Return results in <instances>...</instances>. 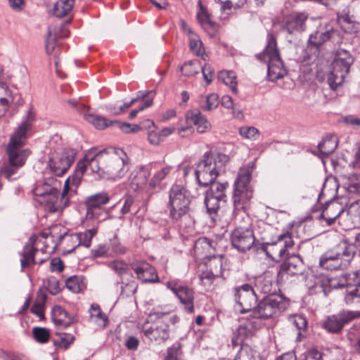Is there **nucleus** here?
<instances>
[{
    "instance_id": "obj_1",
    "label": "nucleus",
    "mask_w": 360,
    "mask_h": 360,
    "mask_svg": "<svg viewBox=\"0 0 360 360\" xmlns=\"http://www.w3.org/2000/svg\"><path fill=\"white\" fill-rule=\"evenodd\" d=\"M89 169L101 178L116 181L123 178L129 171V160L120 148L112 152L89 150L77 165L76 184L81 183Z\"/></svg>"
},
{
    "instance_id": "obj_2",
    "label": "nucleus",
    "mask_w": 360,
    "mask_h": 360,
    "mask_svg": "<svg viewBox=\"0 0 360 360\" xmlns=\"http://www.w3.org/2000/svg\"><path fill=\"white\" fill-rule=\"evenodd\" d=\"M57 182L51 178L44 182H38L33 189L35 196L40 197L38 200L49 212L61 211L70 204V199L77 192L80 184H76V170L69 176L64 185L63 191L59 197L56 188Z\"/></svg>"
},
{
    "instance_id": "obj_3",
    "label": "nucleus",
    "mask_w": 360,
    "mask_h": 360,
    "mask_svg": "<svg viewBox=\"0 0 360 360\" xmlns=\"http://www.w3.org/2000/svg\"><path fill=\"white\" fill-rule=\"evenodd\" d=\"M252 179L251 170L249 168L240 169L234 182V188L232 195L233 205V214L236 222L245 219L249 221L248 211L250 207L254 190L250 184Z\"/></svg>"
},
{
    "instance_id": "obj_4",
    "label": "nucleus",
    "mask_w": 360,
    "mask_h": 360,
    "mask_svg": "<svg viewBox=\"0 0 360 360\" xmlns=\"http://www.w3.org/2000/svg\"><path fill=\"white\" fill-rule=\"evenodd\" d=\"M257 58L267 64V77L271 82L276 81L286 74L277 46L276 37L272 33L267 35V44L264 50L256 56Z\"/></svg>"
},
{
    "instance_id": "obj_5",
    "label": "nucleus",
    "mask_w": 360,
    "mask_h": 360,
    "mask_svg": "<svg viewBox=\"0 0 360 360\" xmlns=\"http://www.w3.org/2000/svg\"><path fill=\"white\" fill-rule=\"evenodd\" d=\"M228 161L229 157L226 155L221 153L214 155L211 152L205 153L195 172L199 184L207 186L212 183Z\"/></svg>"
},
{
    "instance_id": "obj_6",
    "label": "nucleus",
    "mask_w": 360,
    "mask_h": 360,
    "mask_svg": "<svg viewBox=\"0 0 360 360\" xmlns=\"http://www.w3.org/2000/svg\"><path fill=\"white\" fill-rule=\"evenodd\" d=\"M30 128V124L28 122L21 123L11 136L6 148V153L8 160L12 163L24 165L31 154L30 149L24 148L27 139V132Z\"/></svg>"
},
{
    "instance_id": "obj_7",
    "label": "nucleus",
    "mask_w": 360,
    "mask_h": 360,
    "mask_svg": "<svg viewBox=\"0 0 360 360\" xmlns=\"http://www.w3.org/2000/svg\"><path fill=\"white\" fill-rule=\"evenodd\" d=\"M352 63L353 58L351 54L345 50H339L332 63V70H330L326 74V77H322L320 73H319L317 75L318 79L320 82L326 79L330 88L333 90H335L343 83Z\"/></svg>"
},
{
    "instance_id": "obj_8",
    "label": "nucleus",
    "mask_w": 360,
    "mask_h": 360,
    "mask_svg": "<svg viewBox=\"0 0 360 360\" xmlns=\"http://www.w3.org/2000/svg\"><path fill=\"white\" fill-rule=\"evenodd\" d=\"M353 255V246L342 240L321 257L319 264L328 271L344 269L349 265Z\"/></svg>"
},
{
    "instance_id": "obj_9",
    "label": "nucleus",
    "mask_w": 360,
    "mask_h": 360,
    "mask_svg": "<svg viewBox=\"0 0 360 360\" xmlns=\"http://www.w3.org/2000/svg\"><path fill=\"white\" fill-rule=\"evenodd\" d=\"M190 194L187 189L178 184H174L169 191L167 208L170 218L174 221H180L190 210Z\"/></svg>"
},
{
    "instance_id": "obj_10",
    "label": "nucleus",
    "mask_w": 360,
    "mask_h": 360,
    "mask_svg": "<svg viewBox=\"0 0 360 360\" xmlns=\"http://www.w3.org/2000/svg\"><path fill=\"white\" fill-rule=\"evenodd\" d=\"M288 302L283 297L271 295L262 299L252 311L255 318L268 319L276 317L285 311L288 307Z\"/></svg>"
},
{
    "instance_id": "obj_11",
    "label": "nucleus",
    "mask_w": 360,
    "mask_h": 360,
    "mask_svg": "<svg viewBox=\"0 0 360 360\" xmlns=\"http://www.w3.org/2000/svg\"><path fill=\"white\" fill-rule=\"evenodd\" d=\"M294 245L292 233L285 230L271 242L264 243L262 250L272 260L278 262L288 255L289 250L292 248Z\"/></svg>"
},
{
    "instance_id": "obj_12",
    "label": "nucleus",
    "mask_w": 360,
    "mask_h": 360,
    "mask_svg": "<svg viewBox=\"0 0 360 360\" xmlns=\"http://www.w3.org/2000/svg\"><path fill=\"white\" fill-rule=\"evenodd\" d=\"M76 152L73 149L64 148L51 154L49 161L50 170L56 176L65 174L75 161Z\"/></svg>"
},
{
    "instance_id": "obj_13",
    "label": "nucleus",
    "mask_w": 360,
    "mask_h": 360,
    "mask_svg": "<svg viewBox=\"0 0 360 360\" xmlns=\"http://www.w3.org/2000/svg\"><path fill=\"white\" fill-rule=\"evenodd\" d=\"M234 300L241 314L252 311L257 302V297L253 287L248 283L233 288Z\"/></svg>"
},
{
    "instance_id": "obj_14",
    "label": "nucleus",
    "mask_w": 360,
    "mask_h": 360,
    "mask_svg": "<svg viewBox=\"0 0 360 360\" xmlns=\"http://www.w3.org/2000/svg\"><path fill=\"white\" fill-rule=\"evenodd\" d=\"M110 199L106 192L98 193L86 198L84 202L86 208V219L101 221V217L106 214L103 206L108 203Z\"/></svg>"
},
{
    "instance_id": "obj_15",
    "label": "nucleus",
    "mask_w": 360,
    "mask_h": 360,
    "mask_svg": "<svg viewBox=\"0 0 360 360\" xmlns=\"http://www.w3.org/2000/svg\"><path fill=\"white\" fill-rule=\"evenodd\" d=\"M255 241L253 231L249 223L246 226H238L231 234L232 245L240 252L249 250Z\"/></svg>"
},
{
    "instance_id": "obj_16",
    "label": "nucleus",
    "mask_w": 360,
    "mask_h": 360,
    "mask_svg": "<svg viewBox=\"0 0 360 360\" xmlns=\"http://www.w3.org/2000/svg\"><path fill=\"white\" fill-rule=\"evenodd\" d=\"M144 335L151 342L158 344L165 342L169 337V324L165 319H155L153 323L143 326Z\"/></svg>"
},
{
    "instance_id": "obj_17",
    "label": "nucleus",
    "mask_w": 360,
    "mask_h": 360,
    "mask_svg": "<svg viewBox=\"0 0 360 360\" xmlns=\"http://www.w3.org/2000/svg\"><path fill=\"white\" fill-rule=\"evenodd\" d=\"M167 287L179 300L186 312L189 314L194 312V290L193 288L180 285L174 281H168Z\"/></svg>"
},
{
    "instance_id": "obj_18",
    "label": "nucleus",
    "mask_w": 360,
    "mask_h": 360,
    "mask_svg": "<svg viewBox=\"0 0 360 360\" xmlns=\"http://www.w3.org/2000/svg\"><path fill=\"white\" fill-rule=\"evenodd\" d=\"M359 317V311H343L328 316L323 323V327L330 333H337L342 330L345 324Z\"/></svg>"
},
{
    "instance_id": "obj_19",
    "label": "nucleus",
    "mask_w": 360,
    "mask_h": 360,
    "mask_svg": "<svg viewBox=\"0 0 360 360\" xmlns=\"http://www.w3.org/2000/svg\"><path fill=\"white\" fill-rule=\"evenodd\" d=\"M260 327V321L252 314V317L241 323L237 330L233 333L231 340L233 345L236 347L243 345L245 339L253 336Z\"/></svg>"
},
{
    "instance_id": "obj_20",
    "label": "nucleus",
    "mask_w": 360,
    "mask_h": 360,
    "mask_svg": "<svg viewBox=\"0 0 360 360\" xmlns=\"http://www.w3.org/2000/svg\"><path fill=\"white\" fill-rule=\"evenodd\" d=\"M11 75L4 72L3 68L0 67V118H1L13 103L14 96L9 87Z\"/></svg>"
},
{
    "instance_id": "obj_21",
    "label": "nucleus",
    "mask_w": 360,
    "mask_h": 360,
    "mask_svg": "<svg viewBox=\"0 0 360 360\" xmlns=\"http://www.w3.org/2000/svg\"><path fill=\"white\" fill-rule=\"evenodd\" d=\"M334 199L326 201L325 205L321 207V217L326 220L328 225L333 224L336 219L338 222H342V219L345 217V208L343 200L345 198Z\"/></svg>"
},
{
    "instance_id": "obj_22",
    "label": "nucleus",
    "mask_w": 360,
    "mask_h": 360,
    "mask_svg": "<svg viewBox=\"0 0 360 360\" xmlns=\"http://www.w3.org/2000/svg\"><path fill=\"white\" fill-rule=\"evenodd\" d=\"M67 236L70 234H68L60 225L56 224L41 231L37 238H39L40 243H45V250L49 248L47 240L50 239L53 243L51 249L55 250L60 243H68L65 239Z\"/></svg>"
},
{
    "instance_id": "obj_23",
    "label": "nucleus",
    "mask_w": 360,
    "mask_h": 360,
    "mask_svg": "<svg viewBox=\"0 0 360 360\" xmlns=\"http://www.w3.org/2000/svg\"><path fill=\"white\" fill-rule=\"evenodd\" d=\"M130 266L136 273L137 278L143 283H156L159 281L155 269L146 261L133 262Z\"/></svg>"
},
{
    "instance_id": "obj_24",
    "label": "nucleus",
    "mask_w": 360,
    "mask_h": 360,
    "mask_svg": "<svg viewBox=\"0 0 360 360\" xmlns=\"http://www.w3.org/2000/svg\"><path fill=\"white\" fill-rule=\"evenodd\" d=\"M97 233L98 228L94 227L84 232L71 233L70 236H67L65 237L67 242H72V244L68 248V252L70 253L74 251L75 249L79 245L89 248L91 245L93 237L95 236Z\"/></svg>"
},
{
    "instance_id": "obj_25",
    "label": "nucleus",
    "mask_w": 360,
    "mask_h": 360,
    "mask_svg": "<svg viewBox=\"0 0 360 360\" xmlns=\"http://www.w3.org/2000/svg\"><path fill=\"white\" fill-rule=\"evenodd\" d=\"M340 224L345 229H352L360 227V200L352 202L346 211L345 210V217L342 219Z\"/></svg>"
},
{
    "instance_id": "obj_26",
    "label": "nucleus",
    "mask_w": 360,
    "mask_h": 360,
    "mask_svg": "<svg viewBox=\"0 0 360 360\" xmlns=\"http://www.w3.org/2000/svg\"><path fill=\"white\" fill-rule=\"evenodd\" d=\"M38 243L40 242L39 238H37V236L33 235L30 238L29 243L25 246L22 254V258L20 259L22 269L27 268L35 264H40L45 261V259H41L37 262L34 259V255L37 251L35 246L38 245Z\"/></svg>"
},
{
    "instance_id": "obj_27",
    "label": "nucleus",
    "mask_w": 360,
    "mask_h": 360,
    "mask_svg": "<svg viewBox=\"0 0 360 360\" xmlns=\"http://www.w3.org/2000/svg\"><path fill=\"white\" fill-rule=\"evenodd\" d=\"M307 18V15L304 13L291 14L285 18L283 30L290 34L304 32Z\"/></svg>"
},
{
    "instance_id": "obj_28",
    "label": "nucleus",
    "mask_w": 360,
    "mask_h": 360,
    "mask_svg": "<svg viewBox=\"0 0 360 360\" xmlns=\"http://www.w3.org/2000/svg\"><path fill=\"white\" fill-rule=\"evenodd\" d=\"M214 242L207 238H198L193 246L194 256L198 259H206L212 257L214 252Z\"/></svg>"
},
{
    "instance_id": "obj_29",
    "label": "nucleus",
    "mask_w": 360,
    "mask_h": 360,
    "mask_svg": "<svg viewBox=\"0 0 360 360\" xmlns=\"http://www.w3.org/2000/svg\"><path fill=\"white\" fill-rule=\"evenodd\" d=\"M150 164L137 167L131 174V185L135 189H141L146 186L150 176Z\"/></svg>"
},
{
    "instance_id": "obj_30",
    "label": "nucleus",
    "mask_w": 360,
    "mask_h": 360,
    "mask_svg": "<svg viewBox=\"0 0 360 360\" xmlns=\"http://www.w3.org/2000/svg\"><path fill=\"white\" fill-rule=\"evenodd\" d=\"M186 120L193 124L198 133H205L211 128V124L198 110H190L186 113Z\"/></svg>"
},
{
    "instance_id": "obj_31",
    "label": "nucleus",
    "mask_w": 360,
    "mask_h": 360,
    "mask_svg": "<svg viewBox=\"0 0 360 360\" xmlns=\"http://www.w3.org/2000/svg\"><path fill=\"white\" fill-rule=\"evenodd\" d=\"M172 169V166L165 165L160 169L155 172L148 181L146 192L150 195L157 192L158 189L160 188L161 182L167 177Z\"/></svg>"
},
{
    "instance_id": "obj_32",
    "label": "nucleus",
    "mask_w": 360,
    "mask_h": 360,
    "mask_svg": "<svg viewBox=\"0 0 360 360\" xmlns=\"http://www.w3.org/2000/svg\"><path fill=\"white\" fill-rule=\"evenodd\" d=\"M51 319L56 326L61 328H67L74 322V318L62 307L58 305L53 307Z\"/></svg>"
},
{
    "instance_id": "obj_33",
    "label": "nucleus",
    "mask_w": 360,
    "mask_h": 360,
    "mask_svg": "<svg viewBox=\"0 0 360 360\" xmlns=\"http://www.w3.org/2000/svg\"><path fill=\"white\" fill-rule=\"evenodd\" d=\"M334 32L335 31L333 29L324 31L320 27L314 33L310 34L309 44L318 49L319 46L328 41Z\"/></svg>"
},
{
    "instance_id": "obj_34",
    "label": "nucleus",
    "mask_w": 360,
    "mask_h": 360,
    "mask_svg": "<svg viewBox=\"0 0 360 360\" xmlns=\"http://www.w3.org/2000/svg\"><path fill=\"white\" fill-rule=\"evenodd\" d=\"M172 311L173 309L170 306H165L164 307H158L150 313V316H154L155 319H165L166 323L169 321L174 325L179 321V318L174 314L170 316Z\"/></svg>"
},
{
    "instance_id": "obj_35",
    "label": "nucleus",
    "mask_w": 360,
    "mask_h": 360,
    "mask_svg": "<svg viewBox=\"0 0 360 360\" xmlns=\"http://www.w3.org/2000/svg\"><path fill=\"white\" fill-rule=\"evenodd\" d=\"M338 144V138L335 135H328L324 137L318 148L323 156H328L335 151Z\"/></svg>"
},
{
    "instance_id": "obj_36",
    "label": "nucleus",
    "mask_w": 360,
    "mask_h": 360,
    "mask_svg": "<svg viewBox=\"0 0 360 360\" xmlns=\"http://www.w3.org/2000/svg\"><path fill=\"white\" fill-rule=\"evenodd\" d=\"M75 0H58L53 8V15L58 18L68 15L72 10Z\"/></svg>"
},
{
    "instance_id": "obj_37",
    "label": "nucleus",
    "mask_w": 360,
    "mask_h": 360,
    "mask_svg": "<svg viewBox=\"0 0 360 360\" xmlns=\"http://www.w3.org/2000/svg\"><path fill=\"white\" fill-rule=\"evenodd\" d=\"M223 262L221 256L213 255L205 262V270L213 272L215 276L223 277Z\"/></svg>"
},
{
    "instance_id": "obj_38",
    "label": "nucleus",
    "mask_w": 360,
    "mask_h": 360,
    "mask_svg": "<svg viewBox=\"0 0 360 360\" xmlns=\"http://www.w3.org/2000/svg\"><path fill=\"white\" fill-rule=\"evenodd\" d=\"M219 96L212 93L207 96H202L199 100V105L205 111H211L219 105Z\"/></svg>"
},
{
    "instance_id": "obj_39",
    "label": "nucleus",
    "mask_w": 360,
    "mask_h": 360,
    "mask_svg": "<svg viewBox=\"0 0 360 360\" xmlns=\"http://www.w3.org/2000/svg\"><path fill=\"white\" fill-rule=\"evenodd\" d=\"M218 78L224 84L229 86L233 94H236L238 93L236 75L234 72L229 70L220 71L218 74Z\"/></svg>"
},
{
    "instance_id": "obj_40",
    "label": "nucleus",
    "mask_w": 360,
    "mask_h": 360,
    "mask_svg": "<svg viewBox=\"0 0 360 360\" xmlns=\"http://www.w3.org/2000/svg\"><path fill=\"white\" fill-rule=\"evenodd\" d=\"M210 185V189L207 191L206 193L213 195L214 197H216L217 198L220 199L222 201H226V191L229 187L228 182L219 183L214 182V181Z\"/></svg>"
},
{
    "instance_id": "obj_41",
    "label": "nucleus",
    "mask_w": 360,
    "mask_h": 360,
    "mask_svg": "<svg viewBox=\"0 0 360 360\" xmlns=\"http://www.w3.org/2000/svg\"><path fill=\"white\" fill-rule=\"evenodd\" d=\"M189 39V47L191 51L196 56H200L204 60L207 56L205 53V49L200 37L196 34H191Z\"/></svg>"
},
{
    "instance_id": "obj_42",
    "label": "nucleus",
    "mask_w": 360,
    "mask_h": 360,
    "mask_svg": "<svg viewBox=\"0 0 360 360\" xmlns=\"http://www.w3.org/2000/svg\"><path fill=\"white\" fill-rule=\"evenodd\" d=\"M84 119L88 122L92 124L96 129L100 130H103L113 124V122L109 121L105 117L92 114L84 115Z\"/></svg>"
},
{
    "instance_id": "obj_43",
    "label": "nucleus",
    "mask_w": 360,
    "mask_h": 360,
    "mask_svg": "<svg viewBox=\"0 0 360 360\" xmlns=\"http://www.w3.org/2000/svg\"><path fill=\"white\" fill-rule=\"evenodd\" d=\"M219 278V276H215V274H213V272H209L205 269L202 271L200 276V281L201 285L205 288L206 290L209 291L215 288L214 282Z\"/></svg>"
},
{
    "instance_id": "obj_44",
    "label": "nucleus",
    "mask_w": 360,
    "mask_h": 360,
    "mask_svg": "<svg viewBox=\"0 0 360 360\" xmlns=\"http://www.w3.org/2000/svg\"><path fill=\"white\" fill-rule=\"evenodd\" d=\"M90 319L99 325L105 326L108 322V318L101 311L100 307L96 304H93L89 309Z\"/></svg>"
},
{
    "instance_id": "obj_45",
    "label": "nucleus",
    "mask_w": 360,
    "mask_h": 360,
    "mask_svg": "<svg viewBox=\"0 0 360 360\" xmlns=\"http://www.w3.org/2000/svg\"><path fill=\"white\" fill-rule=\"evenodd\" d=\"M201 69V64L198 60H189L182 65L181 71L186 77H192L198 74Z\"/></svg>"
},
{
    "instance_id": "obj_46",
    "label": "nucleus",
    "mask_w": 360,
    "mask_h": 360,
    "mask_svg": "<svg viewBox=\"0 0 360 360\" xmlns=\"http://www.w3.org/2000/svg\"><path fill=\"white\" fill-rule=\"evenodd\" d=\"M41 288L54 295L58 294L61 290L59 280L52 276H48L43 281V287Z\"/></svg>"
},
{
    "instance_id": "obj_47",
    "label": "nucleus",
    "mask_w": 360,
    "mask_h": 360,
    "mask_svg": "<svg viewBox=\"0 0 360 360\" xmlns=\"http://www.w3.org/2000/svg\"><path fill=\"white\" fill-rule=\"evenodd\" d=\"M345 300L347 304L360 303V283L347 286Z\"/></svg>"
},
{
    "instance_id": "obj_48",
    "label": "nucleus",
    "mask_w": 360,
    "mask_h": 360,
    "mask_svg": "<svg viewBox=\"0 0 360 360\" xmlns=\"http://www.w3.org/2000/svg\"><path fill=\"white\" fill-rule=\"evenodd\" d=\"M155 93L152 91H148L146 93H143L142 91H139L136 98L131 100V101L124 103L122 106H120L118 108H114V113L116 115H120L125 112L127 109L131 107L135 103L140 100H144L146 98L148 97L149 94H154Z\"/></svg>"
},
{
    "instance_id": "obj_49",
    "label": "nucleus",
    "mask_w": 360,
    "mask_h": 360,
    "mask_svg": "<svg viewBox=\"0 0 360 360\" xmlns=\"http://www.w3.org/2000/svg\"><path fill=\"white\" fill-rule=\"evenodd\" d=\"M134 198L127 195L122 197L118 204L121 205L120 213L122 216L131 213L134 207Z\"/></svg>"
},
{
    "instance_id": "obj_50",
    "label": "nucleus",
    "mask_w": 360,
    "mask_h": 360,
    "mask_svg": "<svg viewBox=\"0 0 360 360\" xmlns=\"http://www.w3.org/2000/svg\"><path fill=\"white\" fill-rule=\"evenodd\" d=\"M221 200L212 195L206 193L205 197V204L207 208V212L211 215L216 214L219 208V203Z\"/></svg>"
},
{
    "instance_id": "obj_51",
    "label": "nucleus",
    "mask_w": 360,
    "mask_h": 360,
    "mask_svg": "<svg viewBox=\"0 0 360 360\" xmlns=\"http://www.w3.org/2000/svg\"><path fill=\"white\" fill-rule=\"evenodd\" d=\"M65 285L72 292L77 293L80 292L84 287L82 279L77 276H71L67 279Z\"/></svg>"
},
{
    "instance_id": "obj_52",
    "label": "nucleus",
    "mask_w": 360,
    "mask_h": 360,
    "mask_svg": "<svg viewBox=\"0 0 360 360\" xmlns=\"http://www.w3.org/2000/svg\"><path fill=\"white\" fill-rule=\"evenodd\" d=\"M32 334L35 340L41 344L46 343L50 338V331L46 328L34 327Z\"/></svg>"
},
{
    "instance_id": "obj_53",
    "label": "nucleus",
    "mask_w": 360,
    "mask_h": 360,
    "mask_svg": "<svg viewBox=\"0 0 360 360\" xmlns=\"http://www.w3.org/2000/svg\"><path fill=\"white\" fill-rule=\"evenodd\" d=\"M56 335L58 338L54 341L56 345L67 349L74 342L75 337L70 333H56Z\"/></svg>"
},
{
    "instance_id": "obj_54",
    "label": "nucleus",
    "mask_w": 360,
    "mask_h": 360,
    "mask_svg": "<svg viewBox=\"0 0 360 360\" xmlns=\"http://www.w3.org/2000/svg\"><path fill=\"white\" fill-rule=\"evenodd\" d=\"M183 351L179 344H174L167 350L165 360H184Z\"/></svg>"
},
{
    "instance_id": "obj_55",
    "label": "nucleus",
    "mask_w": 360,
    "mask_h": 360,
    "mask_svg": "<svg viewBox=\"0 0 360 360\" xmlns=\"http://www.w3.org/2000/svg\"><path fill=\"white\" fill-rule=\"evenodd\" d=\"M289 321L298 330V337L302 335V331L305 330L307 326V319L302 315H293L290 316Z\"/></svg>"
},
{
    "instance_id": "obj_56",
    "label": "nucleus",
    "mask_w": 360,
    "mask_h": 360,
    "mask_svg": "<svg viewBox=\"0 0 360 360\" xmlns=\"http://www.w3.org/2000/svg\"><path fill=\"white\" fill-rule=\"evenodd\" d=\"M22 166L23 165H20L18 163H12L8 160V163L4 165L1 167V175L7 179L11 180L12 176L15 174L19 168L22 167Z\"/></svg>"
},
{
    "instance_id": "obj_57",
    "label": "nucleus",
    "mask_w": 360,
    "mask_h": 360,
    "mask_svg": "<svg viewBox=\"0 0 360 360\" xmlns=\"http://www.w3.org/2000/svg\"><path fill=\"white\" fill-rule=\"evenodd\" d=\"M239 134L245 139L257 140L259 136V130L254 127H242L239 129Z\"/></svg>"
},
{
    "instance_id": "obj_58",
    "label": "nucleus",
    "mask_w": 360,
    "mask_h": 360,
    "mask_svg": "<svg viewBox=\"0 0 360 360\" xmlns=\"http://www.w3.org/2000/svg\"><path fill=\"white\" fill-rule=\"evenodd\" d=\"M347 190L349 193H356L360 187V176L356 174H350L347 178Z\"/></svg>"
},
{
    "instance_id": "obj_59",
    "label": "nucleus",
    "mask_w": 360,
    "mask_h": 360,
    "mask_svg": "<svg viewBox=\"0 0 360 360\" xmlns=\"http://www.w3.org/2000/svg\"><path fill=\"white\" fill-rule=\"evenodd\" d=\"M109 266L120 275L126 274L129 269L127 264L122 260L111 262Z\"/></svg>"
},
{
    "instance_id": "obj_60",
    "label": "nucleus",
    "mask_w": 360,
    "mask_h": 360,
    "mask_svg": "<svg viewBox=\"0 0 360 360\" xmlns=\"http://www.w3.org/2000/svg\"><path fill=\"white\" fill-rule=\"evenodd\" d=\"M110 245L112 250L116 254L124 255L127 252V248L121 243L117 235H115L114 237L110 240Z\"/></svg>"
},
{
    "instance_id": "obj_61",
    "label": "nucleus",
    "mask_w": 360,
    "mask_h": 360,
    "mask_svg": "<svg viewBox=\"0 0 360 360\" xmlns=\"http://www.w3.org/2000/svg\"><path fill=\"white\" fill-rule=\"evenodd\" d=\"M46 301L47 294L46 290L43 288H39L37 292V296L33 304L45 310Z\"/></svg>"
},
{
    "instance_id": "obj_62",
    "label": "nucleus",
    "mask_w": 360,
    "mask_h": 360,
    "mask_svg": "<svg viewBox=\"0 0 360 360\" xmlns=\"http://www.w3.org/2000/svg\"><path fill=\"white\" fill-rule=\"evenodd\" d=\"M197 18L198 21L200 22L201 25L206 28L207 27H212L213 23L210 19V15L207 12L204 10L202 7L200 8V11L197 14Z\"/></svg>"
},
{
    "instance_id": "obj_63",
    "label": "nucleus",
    "mask_w": 360,
    "mask_h": 360,
    "mask_svg": "<svg viewBox=\"0 0 360 360\" xmlns=\"http://www.w3.org/2000/svg\"><path fill=\"white\" fill-rule=\"evenodd\" d=\"M148 141L151 145L153 146H158L160 144L161 142L163 141V140L161 138V135L159 132V130H158L157 129L148 131Z\"/></svg>"
},
{
    "instance_id": "obj_64",
    "label": "nucleus",
    "mask_w": 360,
    "mask_h": 360,
    "mask_svg": "<svg viewBox=\"0 0 360 360\" xmlns=\"http://www.w3.org/2000/svg\"><path fill=\"white\" fill-rule=\"evenodd\" d=\"M328 285L332 288H343L347 285V279L345 276L331 278L328 281Z\"/></svg>"
}]
</instances>
